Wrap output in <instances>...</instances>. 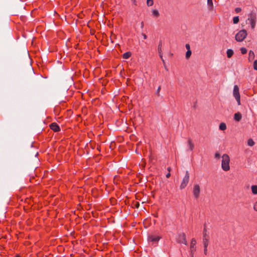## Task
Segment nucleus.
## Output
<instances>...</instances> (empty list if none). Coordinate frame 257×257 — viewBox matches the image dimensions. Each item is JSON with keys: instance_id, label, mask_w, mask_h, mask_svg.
Returning <instances> with one entry per match:
<instances>
[{"instance_id": "1", "label": "nucleus", "mask_w": 257, "mask_h": 257, "mask_svg": "<svg viewBox=\"0 0 257 257\" xmlns=\"http://www.w3.org/2000/svg\"><path fill=\"white\" fill-rule=\"evenodd\" d=\"M221 167L224 171H228L229 170V157L227 154H224L222 156Z\"/></svg>"}, {"instance_id": "2", "label": "nucleus", "mask_w": 257, "mask_h": 257, "mask_svg": "<svg viewBox=\"0 0 257 257\" xmlns=\"http://www.w3.org/2000/svg\"><path fill=\"white\" fill-rule=\"evenodd\" d=\"M247 32L245 30H242L238 32L235 35V39L237 41L241 42L246 37Z\"/></svg>"}, {"instance_id": "3", "label": "nucleus", "mask_w": 257, "mask_h": 257, "mask_svg": "<svg viewBox=\"0 0 257 257\" xmlns=\"http://www.w3.org/2000/svg\"><path fill=\"white\" fill-rule=\"evenodd\" d=\"M248 21L250 22L251 28L253 29L256 23V14L255 13L251 12L248 15Z\"/></svg>"}, {"instance_id": "4", "label": "nucleus", "mask_w": 257, "mask_h": 257, "mask_svg": "<svg viewBox=\"0 0 257 257\" xmlns=\"http://www.w3.org/2000/svg\"><path fill=\"white\" fill-rule=\"evenodd\" d=\"M233 95L235 97L238 105L240 104V97L239 92V88L237 85H234L233 87Z\"/></svg>"}, {"instance_id": "5", "label": "nucleus", "mask_w": 257, "mask_h": 257, "mask_svg": "<svg viewBox=\"0 0 257 257\" xmlns=\"http://www.w3.org/2000/svg\"><path fill=\"white\" fill-rule=\"evenodd\" d=\"M189 180V174L188 171H186V174L181 183L180 188L181 189L185 188L187 185Z\"/></svg>"}, {"instance_id": "6", "label": "nucleus", "mask_w": 257, "mask_h": 257, "mask_svg": "<svg viewBox=\"0 0 257 257\" xmlns=\"http://www.w3.org/2000/svg\"><path fill=\"white\" fill-rule=\"evenodd\" d=\"M177 240L179 243H182L185 245H187V241L186 239V235L184 233H180L178 235Z\"/></svg>"}, {"instance_id": "7", "label": "nucleus", "mask_w": 257, "mask_h": 257, "mask_svg": "<svg viewBox=\"0 0 257 257\" xmlns=\"http://www.w3.org/2000/svg\"><path fill=\"white\" fill-rule=\"evenodd\" d=\"M200 192V186L198 184H195L194 186L193 193L196 198H198Z\"/></svg>"}, {"instance_id": "8", "label": "nucleus", "mask_w": 257, "mask_h": 257, "mask_svg": "<svg viewBox=\"0 0 257 257\" xmlns=\"http://www.w3.org/2000/svg\"><path fill=\"white\" fill-rule=\"evenodd\" d=\"M50 127L51 130L54 131L55 132H58L60 131V127L56 123H52L50 125Z\"/></svg>"}, {"instance_id": "9", "label": "nucleus", "mask_w": 257, "mask_h": 257, "mask_svg": "<svg viewBox=\"0 0 257 257\" xmlns=\"http://www.w3.org/2000/svg\"><path fill=\"white\" fill-rule=\"evenodd\" d=\"M160 239V237L159 236L150 235L148 237V240L149 241L154 242H158Z\"/></svg>"}, {"instance_id": "10", "label": "nucleus", "mask_w": 257, "mask_h": 257, "mask_svg": "<svg viewBox=\"0 0 257 257\" xmlns=\"http://www.w3.org/2000/svg\"><path fill=\"white\" fill-rule=\"evenodd\" d=\"M196 243V241L195 238H192L191 241V251L192 252L194 250H195V244Z\"/></svg>"}, {"instance_id": "11", "label": "nucleus", "mask_w": 257, "mask_h": 257, "mask_svg": "<svg viewBox=\"0 0 257 257\" xmlns=\"http://www.w3.org/2000/svg\"><path fill=\"white\" fill-rule=\"evenodd\" d=\"M242 115L240 112L235 113L234 115V119L236 121H239L241 120Z\"/></svg>"}, {"instance_id": "12", "label": "nucleus", "mask_w": 257, "mask_h": 257, "mask_svg": "<svg viewBox=\"0 0 257 257\" xmlns=\"http://www.w3.org/2000/svg\"><path fill=\"white\" fill-rule=\"evenodd\" d=\"M254 58V52L252 51H251V50L249 51V56H248V60H249V61H251L253 60Z\"/></svg>"}, {"instance_id": "13", "label": "nucleus", "mask_w": 257, "mask_h": 257, "mask_svg": "<svg viewBox=\"0 0 257 257\" xmlns=\"http://www.w3.org/2000/svg\"><path fill=\"white\" fill-rule=\"evenodd\" d=\"M228 58H231L233 55V51L232 49H228L226 52Z\"/></svg>"}, {"instance_id": "14", "label": "nucleus", "mask_w": 257, "mask_h": 257, "mask_svg": "<svg viewBox=\"0 0 257 257\" xmlns=\"http://www.w3.org/2000/svg\"><path fill=\"white\" fill-rule=\"evenodd\" d=\"M188 146H189L190 150L191 151L193 150V149H194V144L193 143L192 141L189 139L188 140Z\"/></svg>"}, {"instance_id": "15", "label": "nucleus", "mask_w": 257, "mask_h": 257, "mask_svg": "<svg viewBox=\"0 0 257 257\" xmlns=\"http://www.w3.org/2000/svg\"><path fill=\"white\" fill-rule=\"evenodd\" d=\"M152 12L153 15L155 17H158L160 16L159 12L157 10H155V9L153 10Z\"/></svg>"}, {"instance_id": "16", "label": "nucleus", "mask_w": 257, "mask_h": 257, "mask_svg": "<svg viewBox=\"0 0 257 257\" xmlns=\"http://www.w3.org/2000/svg\"><path fill=\"white\" fill-rule=\"evenodd\" d=\"M226 128V125L225 123L222 122L219 125V129L224 131Z\"/></svg>"}, {"instance_id": "17", "label": "nucleus", "mask_w": 257, "mask_h": 257, "mask_svg": "<svg viewBox=\"0 0 257 257\" xmlns=\"http://www.w3.org/2000/svg\"><path fill=\"white\" fill-rule=\"evenodd\" d=\"M251 191L254 194H257V186L252 185L251 186Z\"/></svg>"}, {"instance_id": "18", "label": "nucleus", "mask_w": 257, "mask_h": 257, "mask_svg": "<svg viewBox=\"0 0 257 257\" xmlns=\"http://www.w3.org/2000/svg\"><path fill=\"white\" fill-rule=\"evenodd\" d=\"M131 55V53L130 52H126L123 54V58L126 59H128Z\"/></svg>"}, {"instance_id": "19", "label": "nucleus", "mask_w": 257, "mask_h": 257, "mask_svg": "<svg viewBox=\"0 0 257 257\" xmlns=\"http://www.w3.org/2000/svg\"><path fill=\"white\" fill-rule=\"evenodd\" d=\"M208 239L207 238H203L204 247H207Z\"/></svg>"}, {"instance_id": "20", "label": "nucleus", "mask_w": 257, "mask_h": 257, "mask_svg": "<svg viewBox=\"0 0 257 257\" xmlns=\"http://www.w3.org/2000/svg\"><path fill=\"white\" fill-rule=\"evenodd\" d=\"M207 4L210 9H212L213 8V2L212 0H207Z\"/></svg>"}, {"instance_id": "21", "label": "nucleus", "mask_w": 257, "mask_h": 257, "mask_svg": "<svg viewBox=\"0 0 257 257\" xmlns=\"http://www.w3.org/2000/svg\"><path fill=\"white\" fill-rule=\"evenodd\" d=\"M254 143L251 139H249L247 141V144L249 146H252Z\"/></svg>"}, {"instance_id": "22", "label": "nucleus", "mask_w": 257, "mask_h": 257, "mask_svg": "<svg viewBox=\"0 0 257 257\" xmlns=\"http://www.w3.org/2000/svg\"><path fill=\"white\" fill-rule=\"evenodd\" d=\"M191 51L190 50H187L186 53V59H188L189 58V57H190L191 55Z\"/></svg>"}, {"instance_id": "23", "label": "nucleus", "mask_w": 257, "mask_h": 257, "mask_svg": "<svg viewBox=\"0 0 257 257\" xmlns=\"http://www.w3.org/2000/svg\"><path fill=\"white\" fill-rule=\"evenodd\" d=\"M154 4L153 0H147V4L148 6H152Z\"/></svg>"}, {"instance_id": "24", "label": "nucleus", "mask_w": 257, "mask_h": 257, "mask_svg": "<svg viewBox=\"0 0 257 257\" xmlns=\"http://www.w3.org/2000/svg\"><path fill=\"white\" fill-rule=\"evenodd\" d=\"M233 21L234 24H237L239 22V18L238 16L235 17L233 19Z\"/></svg>"}, {"instance_id": "25", "label": "nucleus", "mask_w": 257, "mask_h": 257, "mask_svg": "<svg viewBox=\"0 0 257 257\" xmlns=\"http://www.w3.org/2000/svg\"><path fill=\"white\" fill-rule=\"evenodd\" d=\"M207 230L206 228V226L204 225V230H203V238H206V237L207 236L206 233Z\"/></svg>"}, {"instance_id": "26", "label": "nucleus", "mask_w": 257, "mask_h": 257, "mask_svg": "<svg viewBox=\"0 0 257 257\" xmlns=\"http://www.w3.org/2000/svg\"><path fill=\"white\" fill-rule=\"evenodd\" d=\"M161 46H162V42H160L159 46H158V52L159 54H161V52H162Z\"/></svg>"}, {"instance_id": "27", "label": "nucleus", "mask_w": 257, "mask_h": 257, "mask_svg": "<svg viewBox=\"0 0 257 257\" xmlns=\"http://www.w3.org/2000/svg\"><path fill=\"white\" fill-rule=\"evenodd\" d=\"M240 51H241V53L242 54H246V52H247V50L246 48H243V47H242L240 49Z\"/></svg>"}, {"instance_id": "28", "label": "nucleus", "mask_w": 257, "mask_h": 257, "mask_svg": "<svg viewBox=\"0 0 257 257\" xmlns=\"http://www.w3.org/2000/svg\"><path fill=\"white\" fill-rule=\"evenodd\" d=\"M253 68L254 70H257V60H255L253 62Z\"/></svg>"}, {"instance_id": "29", "label": "nucleus", "mask_w": 257, "mask_h": 257, "mask_svg": "<svg viewBox=\"0 0 257 257\" xmlns=\"http://www.w3.org/2000/svg\"><path fill=\"white\" fill-rule=\"evenodd\" d=\"M241 11V8H236L235 9V12H236V13H239Z\"/></svg>"}, {"instance_id": "30", "label": "nucleus", "mask_w": 257, "mask_h": 257, "mask_svg": "<svg viewBox=\"0 0 257 257\" xmlns=\"http://www.w3.org/2000/svg\"><path fill=\"white\" fill-rule=\"evenodd\" d=\"M159 55H160V57L161 60H162V61L163 62V64H165V61L163 58V55H162V52H161V54H159Z\"/></svg>"}, {"instance_id": "31", "label": "nucleus", "mask_w": 257, "mask_h": 257, "mask_svg": "<svg viewBox=\"0 0 257 257\" xmlns=\"http://www.w3.org/2000/svg\"><path fill=\"white\" fill-rule=\"evenodd\" d=\"M185 47L187 50H190V47L189 44H186Z\"/></svg>"}, {"instance_id": "32", "label": "nucleus", "mask_w": 257, "mask_h": 257, "mask_svg": "<svg viewBox=\"0 0 257 257\" xmlns=\"http://www.w3.org/2000/svg\"><path fill=\"white\" fill-rule=\"evenodd\" d=\"M220 154L218 153H216L215 154V157L216 158H220Z\"/></svg>"}, {"instance_id": "33", "label": "nucleus", "mask_w": 257, "mask_h": 257, "mask_svg": "<svg viewBox=\"0 0 257 257\" xmlns=\"http://www.w3.org/2000/svg\"><path fill=\"white\" fill-rule=\"evenodd\" d=\"M204 252L205 254H207V247H204Z\"/></svg>"}, {"instance_id": "34", "label": "nucleus", "mask_w": 257, "mask_h": 257, "mask_svg": "<svg viewBox=\"0 0 257 257\" xmlns=\"http://www.w3.org/2000/svg\"><path fill=\"white\" fill-rule=\"evenodd\" d=\"M142 35L143 36L144 39H147V37L145 34L142 33Z\"/></svg>"}, {"instance_id": "35", "label": "nucleus", "mask_w": 257, "mask_h": 257, "mask_svg": "<svg viewBox=\"0 0 257 257\" xmlns=\"http://www.w3.org/2000/svg\"><path fill=\"white\" fill-rule=\"evenodd\" d=\"M160 89H161V86H159V87H158V88L157 89V92H156V93H157V94H159V92H160Z\"/></svg>"}, {"instance_id": "36", "label": "nucleus", "mask_w": 257, "mask_h": 257, "mask_svg": "<svg viewBox=\"0 0 257 257\" xmlns=\"http://www.w3.org/2000/svg\"><path fill=\"white\" fill-rule=\"evenodd\" d=\"M143 27H144V23L143 22H142L141 24V28L143 29Z\"/></svg>"}, {"instance_id": "37", "label": "nucleus", "mask_w": 257, "mask_h": 257, "mask_svg": "<svg viewBox=\"0 0 257 257\" xmlns=\"http://www.w3.org/2000/svg\"><path fill=\"white\" fill-rule=\"evenodd\" d=\"M171 174L170 173V172H169L168 173H167L166 175V177L167 178H169Z\"/></svg>"}, {"instance_id": "38", "label": "nucleus", "mask_w": 257, "mask_h": 257, "mask_svg": "<svg viewBox=\"0 0 257 257\" xmlns=\"http://www.w3.org/2000/svg\"><path fill=\"white\" fill-rule=\"evenodd\" d=\"M254 210L257 211V204L254 205Z\"/></svg>"}, {"instance_id": "39", "label": "nucleus", "mask_w": 257, "mask_h": 257, "mask_svg": "<svg viewBox=\"0 0 257 257\" xmlns=\"http://www.w3.org/2000/svg\"><path fill=\"white\" fill-rule=\"evenodd\" d=\"M133 3L135 4V5H136V0H131Z\"/></svg>"}, {"instance_id": "40", "label": "nucleus", "mask_w": 257, "mask_h": 257, "mask_svg": "<svg viewBox=\"0 0 257 257\" xmlns=\"http://www.w3.org/2000/svg\"><path fill=\"white\" fill-rule=\"evenodd\" d=\"M167 170L169 171V172H170L171 171V168L170 167H168L167 168Z\"/></svg>"}, {"instance_id": "41", "label": "nucleus", "mask_w": 257, "mask_h": 257, "mask_svg": "<svg viewBox=\"0 0 257 257\" xmlns=\"http://www.w3.org/2000/svg\"><path fill=\"white\" fill-rule=\"evenodd\" d=\"M164 67H165V70H166L167 71H168V69L166 68V66H165V64H164Z\"/></svg>"}, {"instance_id": "42", "label": "nucleus", "mask_w": 257, "mask_h": 257, "mask_svg": "<svg viewBox=\"0 0 257 257\" xmlns=\"http://www.w3.org/2000/svg\"><path fill=\"white\" fill-rule=\"evenodd\" d=\"M139 204H138V205H137V207H139Z\"/></svg>"}]
</instances>
